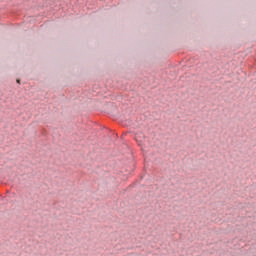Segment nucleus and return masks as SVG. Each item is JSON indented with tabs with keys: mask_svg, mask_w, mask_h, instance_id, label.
<instances>
[{
	"mask_svg": "<svg viewBox=\"0 0 256 256\" xmlns=\"http://www.w3.org/2000/svg\"><path fill=\"white\" fill-rule=\"evenodd\" d=\"M17 83H20V80H17Z\"/></svg>",
	"mask_w": 256,
	"mask_h": 256,
	"instance_id": "f257e3e1",
	"label": "nucleus"
}]
</instances>
